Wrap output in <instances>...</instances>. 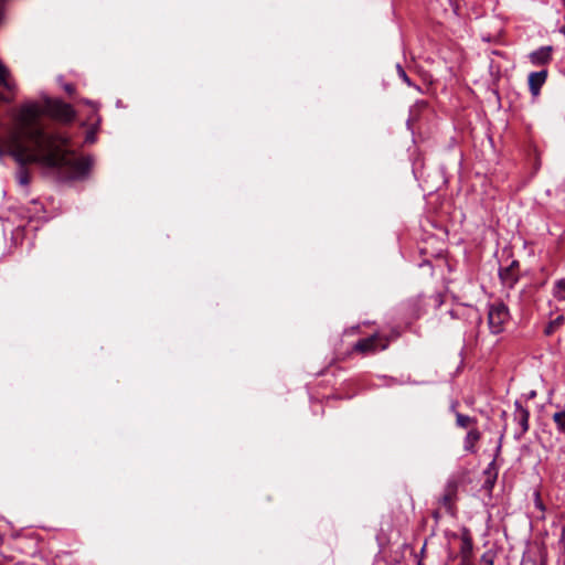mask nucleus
I'll list each match as a JSON object with an SVG mask.
<instances>
[{
    "instance_id": "2",
    "label": "nucleus",
    "mask_w": 565,
    "mask_h": 565,
    "mask_svg": "<svg viewBox=\"0 0 565 565\" xmlns=\"http://www.w3.org/2000/svg\"><path fill=\"white\" fill-rule=\"evenodd\" d=\"M509 319V308L502 301H495L489 305L488 324L491 333L499 334L503 332L504 326Z\"/></svg>"
},
{
    "instance_id": "12",
    "label": "nucleus",
    "mask_w": 565,
    "mask_h": 565,
    "mask_svg": "<svg viewBox=\"0 0 565 565\" xmlns=\"http://www.w3.org/2000/svg\"><path fill=\"white\" fill-rule=\"evenodd\" d=\"M553 297L558 301H565V278L557 279L552 288Z\"/></svg>"
},
{
    "instance_id": "10",
    "label": "nucleus",
    "mask_w": 565,
    "mask_h": 565,
    "mask_svg": "<svg viewBox=\"0 0 565 565\" xmlns=\"http://www.w3.org/2000/svg\"><path fill=\"white\" fill-rule=\"evenodd\" d=\"M514 265H516V262H513L510 267L501 269L499 273L503 284L509 285L510 287H512L518 280L516 276L513 273Z\"/></svg>"
},
{
    "instance_id": "9",
    "label": "nucleus",
    "mask_w": 565,
    "mask_h": 565,
    "mask_svg": "<svg viewBox=\"0 0 565 565\" xmlns=\"http://www.w3.org/2000/svg\"><path fill=\"white\" fill-rule=\"evenodd\" d=\"M456 417V426L462 429H470L471 427H477L478 419L476 417H471L459 412H455Z\"/></svg>"
},
{
    "instance_id": "22",
    "label": "nucleus",
    "mask_w": 565,
    "mask_h": 565,
    "mask_svg": "<svg viewBox=\"0 0 565 565\" xmlns=\"http://www.w3.org/2000/svg\"><path fill=\"white\" fill-rule=\"evenodd\" d=\"M4 154V151L0 148V158Z\"/></svg>"
},
{
    "instance_id": "17",
    "label": "nucleus",
    "mask_w": 565,
    "mask_h": 565,
    "mask_svg": "<svg viewBox=\"0 0 565 565\" xmlns=\"http://www.w3.org/2000/svg\"><path fill=\"white\" fill-rule=\"evenodd\" d=\"M497 472L494 468V460L489 463L488 468L484 470V473L489 477H492L493 473Z\"/></svg>"
},
{
    "instance_id": "14",
    "label": "nucleus",
    "mask_w": 565,
    "mask_h": 565,
    "mask_svg": "<svg viewBox=\"0 0 565 565\" xmlns=\"http://www.w3.org/2000/svg\"><path fill=\"white\" fill-rule=\"evenodd\" d=\"M10 72L7 66L0 61V86L7 88L8 90L12 89V85L9 82Z\"/></svg>"
},
{
    "instance_id": "1",
    "label": "nucleus",
    "mask_w": 565,
    "mask_h": 565,
    "mask_svg": "<svg viewBox=\"0 0 565 565\" xmlns=\"http://www.w3.org/2000/svg\"><path fill=\"white\" fill-rule=\"evenodd\" d=\"M44 113L63 121H71L75 116L72 106L61 100L46 98L44 106L35 102L25 103L15 118L17 130L11 138V154L20 162H40L65 180L86 178L94 164L93 158H75L67 151V137L61 132L46 131L41 125Z\"/></svg>"
},
{
    "instance_id": "20",
    "label": "nucleus",
    "mask_w": 565,
    "mask_h": 565,
    "mask_svg": "<svg viewBox=\"0 0 565 565\" xmlns=\"http://www.w3.org/2000/svg\"><path fill=\"white\" fill-rule=\"evenodd\" d=\"M64 89L71 95L74 93L75 88L72 84H65Z\"/></svg>"
},
{
    "instance_id": "23",
    "label": "nucleus",
    "mask_w": 565,
    "mask_h": 565,
    "mask_svg": "<svg viewBox=\"0 0 565 565\" xmlns=\"http://www.w3.org/2000/svg\"><path fill=\"white\" fill-rule=\"evenodd\" d=\"M501 416H502V417H505V416H507V412H504V411H503V412H502V414H501Z\"/></svg>"
},
{
    "instance_id": "13",
    "label": "nucleus",
    "mask_w": 565,
    "mask_h": 565,
    "mask_svg": "<svg viewBox=\"0 0 565 565\" xmlns=\"http://www.w3.org/2000/svg\"><path fill=\"white\" fill-rule=\"evenodd\" d=\"M552 419L556 425L558 433L565 435V409H559L555 412L552 416Z\"/></svg>"
},
{
    "instance_id": "4",
    "label": "nucleus",
    "mask_w": 565,
    "mask_h": 565,
    "mask_svg": "<svg viewBox=\"0 0 565 565\" xmlns=\"http://www.w3.org/2000/svg\"><path fill=\"white\" fill-rule=\"evenodd\" d=\"M530 412L523 407L521 402H514L513 420L520 426V430L515 433L514 437L520 439L530 428L529 425Z\"/></svg>"
},
{
    "instance_id": "7",
    "label": "nucleus",
    "mask_w": 565,
    "mask_h": 565,
    "mask_svg": "<svg viewBox=\"0 0 565 565\" xmlns=\"http://www.w3.org/2000/svg\"><path fill=\"white\" fill-rule=\"evenodd\" d=\"M481 439V431L477 427H471L463 438V449L469 454L477 452V444Z\"/></svg>"
},
{
    "instance_id": "15",
    "label": "nucleus",
    "mask_w": 565,
    "mask_h": 565,
    "mask_svg": "<svg viewBox=\"0 0 565 565\" xmlns=\"http://www.w3.org/2000/svg\"><path fill=\"white\" fill-rule=\"evenodd\" d=\"M564 323V317L558 316L554 320H552L544 330L546 335L553 334L562 324Z\"/></svg>"
},
{
    "instance_id": "24",
    "label": "nucleus",
    "mask_w": 565,
    "mask_h": 565,
    "mask_svg": "<svg viewBox=\"0 0 565 565\" xmlns=\"http://www.w3.org/2000/svg\"><path fill=\"white\" fill-rule=\"evenodd\" d=\"M489 565H492V562H489Z\"/></svg>"
},
{
    "instance_id": "16",
    "label": "nucleus",
    "mask_w": 565,
    "mask_h": 565,
    "mask_svg": "<svg viewBox=\"0 0 565 565\" xmlns=\"http://www.w3.org/2000/svg\"><path fill=\"white\" fill-rule=\"evenodd\" d=\"M396 71H397V74H398V77L409 87H414L416 88L418 92H422L420 90V87L415 85L412 79L408 77V75L406 74L405 70L403 68V66L401 64H396Z\"/></svg>"
},
{
    "instance_id": "11",
    "label": "nucleus",
    "mask_w": 565,
    "mask_h": 565,
    "mask_svg": "<svg viewBox=\"0 0 565 565\" xmlns=\"http://www.w3.org/2000/svg\"><path fill=\"white\" fill-rule=\"evenodd\" d=\"M15 161L18 162V160L15 159ZM20 169L18 170L17 172V179H18V182L19 184L25 186L30 183V174H29V171L28 169L24 167L25 164H28L29 162H20ZM38 164L41 166L40 162H36ZM43 168H45L43 164H42Z\"/></svg>"
},
{
    "instance_id": "8",
    "label": "nucleus",
    "mask_w": 565,
    "mask_h": 565,
    "mask_svg": "<svg viewBox=\"0 0 565 565\" xmlns=\"http://www.w3.org/2000/svg\"><path fill=\"white\" fill-rule=\"evenodd\" d=\"M457 492V481L456 480H448L445 487V493L440 498V503L446 507L450 508Z\"/></svg>"
},
{
    "instance_id": "18",
    "label": "nucleus",
    "mask_w": 565,
    "mask_h": 565,
    "mask_svg": "<svg viewBox=\"0 0 565 565\" xmlns=\"http://www.w3.org/2000/svg\"><path fill=\"white\" fill-rule=\"evenodd\" d=\"M497 475H498V473H497V472H494L492 477H489V478L486 480V486H487L489 489H491V488L493 487L494 481H495V479H497Z\"/></svg>"
},
{
    "instance_id": "6",
    "label": "nucleus",
    "mask_w": 565,
    "mask_h": 565,
    "mask_svg": "<svg viewBox=\"0 0 565 565\" xmlns=\"http://www.w3.org/2000/svg\"><path fill=\"white\" fill-rule=\"evenodd\" d=\"M547 78V71L532 72L529 75V89L533 96H537Z\"/></svg>"
},
{
    "instance_id": "21",
    "label": "nucleus",
    "mask_w": 565,
    "mask_h": 565,
    "mask_svg": "<svg viewBox=\"0 0 565 565\" xmlns=\"http://www.w3.org/2000/svg\"><path fill=\"white\" fill-rule=\"evenodd\" d=\"M457 405L458 403L457 402H452L451 405H450V412H452L455 414V412H457Z\"/></svg>"
},
{
    "instance_id": "3",
    "label": "nucleus",
    "mask_w": 565,
    "mask_h": 565,
    "mask_svg": "<svg viewBox=\"0 0 565 565\" xmlns=\"http://www.w3.org/2000/svg\"><path fill=\"white\" fill-rule=\"evenodd\" d=\"M387 347V339H384L379 334H373L371 337L359 340L354 345V350L361 353H373L377 350H385Z\"/></svg>"
},
{
    "instance_id": "5",
    "label": "nucleus",
    "mask_w": 565,
    "mask_h": 565,
    "mask_svg": "<svg viewBox=\"0 0 565 565\" xmlns=\"http://www.w3.org/2000/svg\"><path fill=\"white\" fill-rule=\"evenodd\" d=\"M552 46H541L529 54V60L535 66L546 65L552 60Z\"/></svg>"
},
{
    "instance_id": "19",
    "label": "nucleus",
    "mask_w": 565,
    "mask_h": 565,
    "mask_svg": "<svg viewBox=\"0 0 565 565\" xmlns=\"http://www.w3.org/2000/svg\"><path fill=\"white\" fill-rule=\"evenodd\" d=\"M85 142H87V143H93V142H95V132H94V131H88V132L86 134Z\"/></svg>"
}]
</instances>
